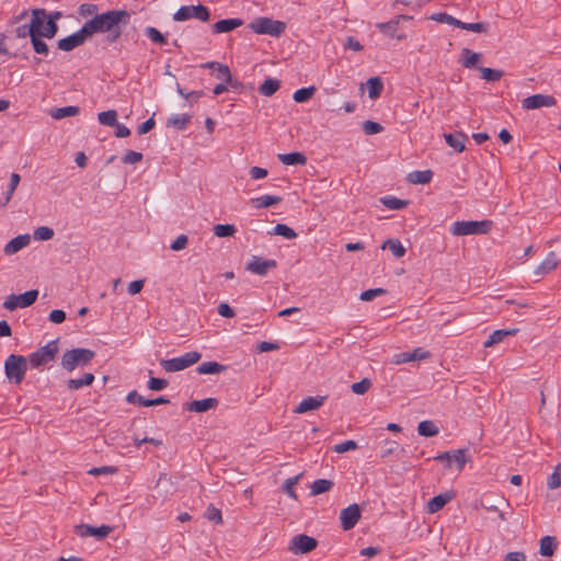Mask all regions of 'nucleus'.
<instances>
[{
  "label": "nucleus",
  "mask_w": 561,
  "mask_h": 561,
  "mask_svg": "<svg viewBox=\"0 0 561 561\" xmlns=\"http://www.w3.org/2000/svg\"><path fill=\"white\" fill-rule=\"evenodd\" d=\"M130 13L127 10H108L101 14H95L82 26L89 37L96 33L112 32L119 24L126 25L129 22Z\"/></svg>",
  "instance_id": "f257e3e1"
},
{
  "label": "nucleus",
  "mask_w": 561,
  "mask_h": 561,
  "mask_svg": "<svg viewBox=\"0 0 561 561\" xmlns=\"http://www.w3.org/2000/svg\"><path fill=\"white\" fill-rule=\"evenodd\" d=\"M94 356V351L89 348H72L64 353L60 365L70 373L77 367H84L90 364Z\"/></svg>",
  "instance_id": "f03ea898"
},
{
  "label": "nucleus",
  "mask_w": 561,
  "mask_h": 561,
  "mask_svg": "<svg viewBox=\"0 0 561 561\" xmlns=\"http://www.w3.org/2000/svg\"><path fill=\"white\" fill-rule=\"evenodd\" d=\"M27 370V359L22 355L11 354L4 362V373L9 381L19 385Z\"/></svg>",
  "instance_id": "7ed1b4c3"
},
{
  "label": "nucleus",
  "mask_w": 561,
  "mask_h": 561,
  "mask_svg": "<svg viewBox=\"0 0 561 561\" xmlns=\"http://www.w3.org/2000/svg\"><path fill=\"white\" fill-rule=\"evenodd\" d=\"M491 220L481 221H455L450 227L454 236L485 234L491 230Z\"/></svg>",
  "instance_id": "20e7f679"
},
{
  "label": "nucleus",
  "mask_w": 561,
  "mask_h": 561,
  "mask_svg": "<svg viewBox=\"0 0 561 561\" xmlns=\"http://www.w3.org/2000/svg\"><path fill=\"white\" fill-rule=\"evenodd\" d=\"M249 27L256 34H266L278 37L284 33L286 24L282 21L262 16L254 19L249 24Z\"/></svg>",
  "instance_id": "39448f33"
},
{
  "label": "nucleus",
  "mask_w": 561,
  "mask_h": 561,
  "mask_svg": "<svg viewBox=\"0 0 561 561\" xmlns=\"http://www.w3.org/2000/svg\"><path fill=\"white\" fill-rule=\"evenodd\" d=\"M58 340L48 342L46 345L37 348L30 355V365L32 368H39L53 362L58 354Z\"/></svg>",
  "instance_id": "423d86ee"
},
{
  "label": "nucleus",
  "mask_w": 561,
  "mask_h": 561,
  "mask_svg": "<svg viewBox=\"0 0 561 561\" xmlns=\"http://www.w3.org/2000/svg\"><path fill=\"white\" fill-rule=\"evenodd\" d=\"M202 357V354L193 351L185 353L184 355L180 357H173L170 359H162L160 362V365L162 368L168 373H175L183 370L194 364H196Z\"/></svg>",
  "instance_id": "0eeeda50"
},
{
  "label": "nucleus",
  "mask_w": 561,
  "mask_h": 561,
  "mask_svg": "<svg viewBox=\"0 0 561 561\" xmlns=\"http://www.w3.org/2000/svg\"><path fill=\"white\" fill-rule=\"evenodd\" d=\"M197 19L203 22H207L210 19V11L207 7L203 4L197 5H182L179 10L173 14V20L175 22H183L190 19Z\"/></svg>",
  "instance_id": "6e6552de"
},
{
  "label": "nucleus",
  "mask_w": 561,
  "mask_h": 561,
  "mask_svg": "<svg viewBox=\"0 0 561 561\" xmlns=\"http://www.w3.org/2000/svg\"><path fill=\"white\" fill-rule=\"evenodd\" d=\"M76 535L81 538L95 537L96 540H104L114 528L110 525H101L99 527L91 526L89 524H80L73 527Z\"/></svg>",
  "instance_id": "1a4fd4ad"
},
{
  "label": "nucleus",
  "mask_w": 561,
  "mask_h": 561,
  "mask_svg": "<svg viewBox=\"0 0 561 561\" xmlns=\"http://www.w3.org/2000/svg\"><path fill=\"white\" fill-rule=\"evenodd\" d=\"M318 541L310 536L299 534L291 538L288 550L294 554H305L314 550Z\"/></svg>",
  "instance_id": "9d476101"
},
{
  "label": "nucleus",
  "mask_w": 561,
  "mask_h": 561,
  "mask_svg": "<svg viewBox=\"0 0 561 561\" xmlns=\"http://www.w3.org/2000/svg\"><path fill=\"white\" fill-rule=\"evenodd\" d=\"M88 38L90 37L82 26L80 30L72 33L71 35L59 39L57 43V47L62 51H71L75 48L83 45Z\"/></svg>",
  "instance_id": "9b49d317"
},
{
  "label": "nucleus",
  "mask_w": 561,
  "mask_h": 561,
  "mask_svg": "<svg viewBox=\"0 0 561 561\" xmlns=\"http://www.w3.org/2000/svg\"><path fill=\"white\" fill-rule=\"evenodd\" d=\"M277 266V262L275 260H264L261 256H252V259L247 263L245 270L260 275L265 276L270 270H274Z\"/></svg>",
  "instance_id": "f8f14e48"
},
{
  "label": "nucleus",
  "mask_w": 561,
  "mask_h": 561,
  "mask_svg": "<svg viewBox=\"0 0 561 561\" xmlns=\"http://www.w3.org/2000/svg\"><path fill=\"white\" fill-rule=\"evenodd\" d=\"M467 449H456L451 451H445L435 457V460L446 461V466L450 467L451 462H456L458 471H461L469 460L466 457Z\"/></svg>",
  "instance_id": "ddd939ff"
},
{
  "label": "nucleus",
  "mask_w": 561,
  "mask_h": 561,
  "mask_svg": "<svg viewBox=\"0 0 561 561\" xmlns=\"http://www.w3.org/2000/svg\"><path fill=\"white\" fill-rule=\"evenodd\" d=\"M341 525L344 530H350L360 519V510L357 504H351L343 508L340 514Z\"/></svg>",
  "instance_id": "4468645a"
},
{
  "label": "nucleus",
  "mask_w": 561,
  "mask_h": 561,
  "mask_svg": "<svg viewBox=\"0 0 561 561\" xmlns=\"http://www.w3.org/2000/svg\"><path fill=\"white\" fill-rule=\"evenodd\" d=\"M557 103L552 95L534 94L523 100V107L526 110H536L542 106H554Z\"/></svg>",
  "instance_id": "2eb2a0df"
},
{
  "label": "nucleus",
  "mask_w": 561,
  "mask_h": 561,
  "mask_svg": "<svg viewBox=\"0 0 561 561\" xmlns=\"http://www.w3.org/2000/svg\"><path fill=\"white\" fill-rule=\"evenodd\" d=\"M455 492L450 490L432 497L426 505L427 512L431 514L437 513L447 503H449L455 497Z\"/></svg>",
  "instance_id": "dca6fc26"
},
{
  "label": "nucleus",
  "mask_w": 561,
  "mask_h": 561,
  "mask_svg": "<svg viewBox=\"0 0 561 561\" xmlns=\"http://www.w3.org/2000/svg\"><path fill=\"white\" fill-rule=\"evenodd\" d=\"M325 399V396L307 397L295 408L294 412L302 414L308 411L318 410L323 405Z\"/></svg>",
  "instance_id": "f3484780"
},
{
  "label": "nucleus",
  "mask_w": 561,
  "mask_h": 561,
  "mask_svg": "<svg viewBox=\"0 0 561 561\" xmlns=\"http://www.w3.org/2000/svg\"><path fill=\"white\" fill-rule=\"evenodd\" d=\"M32 19L28 23L32 27L34 35L42 36L43 30L46 23L47 11L45 9H33L32 10Z\"/></svg>",
  "instance_id": "a211bd4d"
},
{
  "label": "nucleus",
  "mask_w": 561,
  "mask_h": 561,
  "mask_svg": "<svg viewBox=\"0 0 561 561\" xmlns=\"http://www.w3.org/2000/svg\"><path fill=\"white\" fill-rule=\"evenodd\" d=\"M30 234H20L10 240L3 248L5 255H13L30 244Z\"/></svg>",
  "instance_id": "6ab92c4d"
},
{
  "label": "nucleus",
  "mask_w": 561,
  "mask_h": 561,
  "mask_svg": "<svg viewBox=\"0 0 561 561\" xmlns=\"http://www.w3.org/2000/svg\"><path fill=\"white\" fill-rule=\"evenodd\" d=\"M243 25V20L239 18L220 20L211 25L214 34L228 33Z\"/></svg>",
  "instance_id": "aec40b11"
},
{
  "label": "nucleus",
  "mask_w": 561,
  "mask_h": 561,
  "mask_svg": "<svg viewBox=\"0 0 561 561\" xmlns=\"http://www.w3.org/2000/svg\"><path fill=\"white\" fill-rule=\"evenodd\" d=\"M558 259L553 251L549 252L545 260L533 271L535 276H542L550 273L558 266Z\"/></svg>",
  "instance_id": "412c9836"
},
{
  "label": "nucleus",
  "mask_w": 561,
  "mask_h": 561,
  "mask_svg": "<svg viewBox=\"0 0 561 561\" xmlns=\"http://www.w3.org/2000/svg\"><path fill=\"white\" fill-rule=\"evenodd\" d=\"M218 405L216 398H206L204 400H194L187 403L186 409L192 412H206Z\"/></svg>",
  "instance_id": "4be33fe9"
},
{
  "label": "nucleus",
  "mask_w": 561,
  "mask_h": 561,
  "mask_svg": "<svg viewBox=\"0 0 561 561\" xmlns=\"http://www.w3.org/2000/svg\"><path fill=\"white\" fill-rule=\"evenodd\" d=\"M444 138L448 146L454 148L457 152H462L466 149L467 135L462 131H456L454 134H445Z\"/></svg>",
  "instance_id": "5701e85b"
},
{
  "label": "nucleus",
  "mask_w": 561,
  "mask_h": 561,
  "mask_svg": "<svg viewBox=\"0 0 561 561\" xmlns=\"http://www.w3.org/2000/svg\"><path fill=\"white\" fill-rule=\"evenodd\" d=\"M518 332V329L495 330L489 339L483 343L484 347H492L502 342L506 336H513Z\"/></svg>",
  "instance_id": "b1692460"
},
{
  "label": "nucleus",
  "mask_w": 561,
  "mask_h": 561,
  "mask_svg": "<svg viewBox=\"0 0 561 561\" xmlns=\"http://www.w3.org/2000/svg\"><path fill=\"white\" fill-rule=\"evenodd\" d=\"M227 370V366L217 362H204L197 368L196 371L199 375H215Z\"/></svg>",
  "instance_id": "393cba45"
},
{
  "label": "nucleus",
  "mask_w": 561,
  "mask_h": 561,
  "mask_svg": "<svg viewBox=\"0 0 561 561\" xmlns=\"http://www.w3.org/2000/svg\"><path fill=\"white\" fill-rule=\"evenodd\" d=\"M381 249H389L397 259L403 257L407 253V249L402 245L399 239H387L381 244Z\"/></svg>",
  "instance_id": "a878e982"
},
{
  "label": "nucleus",
  "mask_w": 561,
  "mask_h": 561,
  "mask_svg": "<svg viewBox=\"0 0 561 561\" xmlns=\"http://www.w3.org/2000/svg\"><path fill=\"white\" fill-rule=\"evenodd\" d=\"M278 159L285 165H304L307 158L301 152L280 153Z\"/></svg>",
  "instance_id": "bb28decb"
},
{
  "label": "nucleus",
  "mask_w": 561,
  "mask_h": 561,
  "mask_svg": "<svg viewBox=\"0 0 561 561\" xmlns=\"http://www.w3.org/2000/svg\"><path fill=\"white\" fill-rule=\"evenodd\" d=\"M557 539L553 536H545L540 539L539 553L542 557H552L557 548Z\"/></svg>",
  "instance_id": "cd10ccee"
},
{
  "label": "nucleus",
  "mask_w": 561,
  "mask_h": 561,
  "mask_svg": "<svg viewBox=\"0 0 561 561\" xmlns=\"http://www.w3.org/2000/svg\"><path fill=\"white\" fill-rule=\"evenodd\" d=\"M377 27L380 30V32L383 35H386V36H388L390 38H398V39H402L403 38L402 35H397L398 20H391V21H388V22L378 23Z\"/></svg>",
  "instance_id": "c85d7f7f"
},
{
  "label": "nucleus",
  "mask_w": 561,
  "mask_h": 561,
  "mask_svg": "<svg viewBox=\"0 0 561 561\" xmlns=\"http://www.w3.org/2000/svg\"><path fill=\"white\" fill-rule=\"evenodd\" d=\"M282 202V197L279 196H273V195H263L260 197H255L251 199V204L253 207L260 209V208H267L270 206L276 205Z\"/></svg>",
  "instance_id": "c756f323"
},
{
  "label": "nucleus",
  "mask_w": 561,
  "mask_h": 561,
  "mask_svg": "<svg viewBox=\"0 0 561 561\" xmlns=\"http://www.w3.org/2000/svg\"><path fill=\"white\" fill-rule=\"evenodd\" d=\"M433 172L431 170L413 171L408 174V181L412 184H427L432 181Z\"/></svg>",
  "instance_id": "7c9ffc66"
},
{
  "label": "nucleus",
  "mask_w": 561,
  "mask_h": 561,
  "mask_svg": "<svg viewBox=\"0 0 561 561\" xmlns=\"http://www.w3.org/2000/svg\"><path fill=\"white\" fill-rule=\"evenodd\" d=\"M80 113V107L75 105L58 107L50 111V116L54 119H62L65 117L76 116Z\"/></svg>",
  "instance_id": "2f4dec72"
},
{
  "label": "nucleus",
  "mask_w": 561,
  "mask_h": 561,
  "mask_svg": "<svg viewBox=\"0 0 561 561\" xmlns=\"http://www.w3.org/2000/svg\"><path fill=\"white\" fill-rule=\"evenodd\" d=\"M334 483L329 479H318L316 480L310 488L311 495H319L330 491L333 488Z\"/></svg>",
  "instance_id": "473e14b6"
},
{
  "label": "nucleus",
  "mask_w": 561,
  "mask_h": 561,
  "mask_svg": "<svg viewBox=\"0 0 561 561\" xmlns=\"http://www.w3.org/2000/svg\"><path fill=\"white\" fill-rule=\"evenodd\" d=\"M367 87L369 99L376 100L382 92L383 83L380 78L374 77L367 80Z\"/></svg>",
  "instance_id": "72a5a7b5"
},
{
  "label": "nucleus",
  "mask_w": 561,
  "mask_h": 561,
  "mask_svg": "<svg viewBox=\"0 0 561 561\" xmlns=\"http://www.w3.org/2000/svg\"><path fill=\"white\" fill-rule=\"evenodd\" d=\"M280 87V82L276 79H266L259 88V92L264 96L273 95Z\"/></svg>",
  "instance_id": "f704fd0d"
},
{
  "label": "nucleus",
  "mask_w": 561,
  "mask_h": 561,
  "mask_svg": "<svg viewBox=\"0 0 561 561\" xmlns=\"http://www.w3.org/2000/svg\"><path fill=\"white\" fill-rule=\"evenodd\" d=\"M417 433L424 437H433L438 434V427L432 421H422L417 425Z\"/></svg>",
  "instance_id": "c9c22d12"
},
{
  "label": "nucleus",
  "mask_w": 561,
  "mask_h": 561,
  "mask_svg": "<svg viewBox=\"0 0 561 561\" xmlns=\"http://www.w3.org/2000/svg\"><path fill=\"white\" fill-rule=\"evenodd\" d=\"M382 205H385L389 209L399 210L403 209L408 206L409 202L404 199H400L394 196H385L380 198Z\"/></svg>",
  "instance_id": "e433bc0d"
},
{
  "label": "nucleus",
  "mask_w": 561,
  "mask_h": 561,
  "mask_svg": "<svg viewBox=\"0 0 561 561\" xmlns=\"http://www.w3.org/2000/svg\"><path fill=\"white\" fill-rule=\"evenodd\" d=\"M98 121L101 125L114 127L117 125V112L115 110L101 112L98 114Z\"/></svg>",
  "instance_id": "4c0bfd02"
},
{
  "label": "nucleus",
  "mask_w": 561,
  "mask_h": 561,
  "mask_svg": "<svg viewBox=\"0 0 561 561\" xmlns=\"http://www.w3.org/2000/svg\"><path fill=\"white\" fill-rule=\"evenodd\" d=\"M481 78L485 81L495 82L502 79L504 71L501 69H492L488 67L480 68Z\"/></svg>",
  "instance_id": "58836bf2"
},
{
  "label": "nucleus",
  "mask_w": 561,
  "mask_h": 561,
  "mask_svg": "<svg viewBox=\"0 0 561 561\" xmlns=\"http://www.w3.org/2000/svg\"><path fill=\"white\" fill-rule=\"evenodd\" d=\"M432 21L438 22V23H446L448 25H453L455 27L459 28L460 20L454 18L453 15L445 13V12H438L434 13L430 16Z\"/></svg>",
  "instance_id": "ea45409f"
},
{
  "label": "nucleus",
  "mask_w": 561,
  "mask_h": 561,
  "mask_svg": "<svg viewBox=\"0 0 561 561\" xmlns=\"http://www.w3.org/2000/svg\"><path fill=\"white\" fill-rule=\"evenodd\" d=\"M191 119V115L183 114V115H175L168 119L167 125L174 127L179 130H184Z\"/></svg>",
  "instance_id": "a19ab883"
},
{
  "label": "nucleus",
  "mask_w": 561,
  "mask_h": 561,
  "mask_svg": "<svg viewBox=\"0 0 561 561\" xmlns=\"http://www.w3.org/2000/svg\"><path fill=\"white\" fill-rule=\"evenodd\" d=\"M316 88L313 85H310V87H307V88H301V89H298L297 91H295L293 98L295 100V102L297 103H302V102H307L308 100H310L313 94L316 93Z\"/></svg>",
  "instance_id": "79ce46f5"
},
{
  "label": "nucleus",
  "mask_w": 561,
  "mask_h": 561,
  "mask_svg": "<svg viewBox=\"0 0 561 561\" xmlns=\"http://www.w3.org/2000/svg\"><path fill=\"white\" fill-rule=\"evenodd\" d=\"M236 232H237L236 227L230 224H226V225L218 224V225L214 226V233L216 237H219V238L232 237Z\"/></svg>",
  "instance_id": "37998d69"
},
{
  "label": "nucleus",
  "mask_w": 561,
  "mask_h": 561,
  "mask_svg": "<svg viewBox=\"0 0 561 561\" xmlns=\"http://www.w3.org/2000/svg\"><path fill=\"white\" fill-rule=\"evenodd\" d=\"M462 54L467 55L461 62L465 68H474L481 58L479 53H472L469 48H463Z\"/></svg>",
  "instance_id": "c03bdc74"
},
{
  "label": "nucleus",
  "mask_w": 561,
  "mask_h": 561,
  "mask_svg": "<svg viewBox=\"0 0 561 561\" xmlns=\"http://www.w3.org/2000/svg\"><path fill=\"white\" fill-rule=\"evenodd\" d=\"M43 37L44 36L33 35L31 43H32L33 49L36 54L46 56L49 53V48H48V45L43 41Z\"/></svg>",
  "instance_id": "a18cd8bd"
},
{
  "label": "nucleus",
  "mask_w": 561,
  "mask_h": 561,
  "mask_svg": "<svg viewBox=\"0 0 561 561\" xmlns=\"http://www.w3.org/2000/svg\"><path fill=\"white\" fill-rule=\"evenodd\" d=\"M145 33L153 43L159 44V45L167 44L165 36L158 28H156L153 26H148L145 30Z\"/></svg>",
  "instance_id": "49530a36"
},
{
  "label": "nucleus",
  "mask_w": 561,
  "mask_h": 561,
  "mask_svg": "<svg viewBox=\"0 0 561 561\" xmlns=\"http://www.w3.org/2000/svg\"><path fill=\"white\" fill-rule=\"evenodd\" d=\"M488 26L489 25L485 22L466 23V22L461 21L459 24V28L476 32V33H486Z\"/></svg>",
  "instance_id": "de8ad7c7"
},
{
  "label": "nucleus",
  "mask_w": 561,
  "mask_h": 561,
  "mask_svg": "<svg viewBox=\"0 0 561 561\" xmlns=\"http://www.w3.org/2000/svg\"><path fill=\"white\" fill-rule=\"evenodd\" d=\"M274 234H277V236H282L286 239H294L297 237V233L295 232V230L284 224H277L275 227H274Z\"/></svg>",
  "instance_id": "09e8293b"
},
{
  "label": "nucleus",
  "mask_w": 561,
  "mask_h": 561,
  "mask_svg": "<svg viewBox=\"0 0 561 561\" xmlns=\"http://www.w3.org/2000/svg\"><path fill=\"white\" fill-rule=\"evenodd\" d=\"M38 296V290L32 289L28 291H25L24 294L19 295L20 301L22 302V308H26L32 306Z\"/></svg>",
  "instance_id": "8fccbe9b"
},
{
  "label": "nucleus",
  "mask_w": 561,
  "mask_h": 561,
  "mask_svg": "<svg viewBox=\"0 0 561 561\" xmlns=\"http://www.w3.org/2000/svg\"><path fill=\"white\" fill-rule=\"evenodd\" d=\"M54 237V230L49 227L42 226L34 230V238L39 241H48Z\"/></svg>",
  "instance_id": "3c124183"
},
{
  "label": "nucleus",
  "mask_w": 561,
  "mask_h": 561,
  "mask_svg": "<svg viewBox=\"0 0 561 561\" xmlns=\"http://www.w3.org/2000/svg\"><path fill=\"white\" fill-rule=\"evenodd\" d=\"M215 77L225 83H231V72L228 66L219 64L215 70Z\"/></svg>",
  "instance_id": "603ef678"
},
{
  "label": "nucleus",
  "mask_w": 561,
  "mask_h": 561,
  "mask_svg": "<svg viewBox=\"0 0 561 561\" xmlns=\"http://www.w3.org/2000/svg\"><path fill=\"white\" fill-rule=\"evenodd\" d=\"M21 181V178L18 173H12L11 176H10V184H9V187H8V191H7V194H5V203H9L10 199L12 198V195L14 193V191L16 190L19 183Z\"/></svg>",
  "instance_id": "864d4df0"
},
{
  "label": "nucleus",
  "mask_w": 561,
  "mask_h": 561,
  "mask_svg": "<svg viewBox=\"0 0 561 561\" xmlns=\"http://www.w3.org/2000/svg\"><path fill=\"white\" fill-rule=\"evenodd\" d=\"M371 387V381L368 378H364L358 382L352 385V391L356 394H364Z\"/></svg>",
  "instance_id": "5fc2aeb1"
},
{
  "label": "nucleus",
  "mask_w": 561,
  "mask_h": 561,
  "mask_svg": "<svg viewBox=\"0 0 561 561\" xmlns=\"http://www.w3.org/2000/svg\"><path fill=\"white\" fill-rule=\"evenodd\" d=\"M98 5L94 3H82L79 9L78 13L80 16L87 18V16H94L98 14Z\"/></svg>",
  "instance_id": "6e6d98bb"
},
{
  "label": "nucleus",
  "mask_w": 561,
  "mask_h": 561,
  "mask_svg": "<svg viewBox=\"0 0 561 561\" xmlns=\"http://www.w3.org/2000/svg\"><path fill=\"white\" fill-rule=\"evenodd\" d=\"M549 489L561 486V465H558L551 476L548 478Z\"/></svg>",
  "instance_id": "4d7b16f0"
},
{
  "label": "nucleus",
  "mask_w": 561,
  "mask_h": 561,
  "mask_svg": "<svg viewBox=\"0 0 561 561\" xmlns=\"http://www.w3.org/2000/svg\"><path fill=\"white\" fill-rule=\"evenodd\" d=\"M363 130L366 135H375L382 131L383 127L379 123L373 121H365L363 123Z\"/></svg>",
  "instance_id": "13d9d810"
},
{
  "label": "nucleus",
  "mask_w": 561,
  "mask_h": 561,
  "mask_svg": "<svg viewBox=\"0 0 561 561\" xmlns=\"http://www.w3.org/2000/svg\"><path fill=\"white\" fill-rule=\"evenodd\" d=\"M3 308L10 311L15 310L16 308H22V302L20 301L19 295H9L3 302Z\"/></svg>",
  "instance_id": "bf43d9fd"
},
{
  "label": "nucleus",
  "mask_w": 561,
  "mask_h": 561,
  "mask_svg": "<svg viewBox=\"0 0 561 561\" xmlns=\"http://www.w3.org/2000/svg\"><path fill=\"white\" fill-rule=\"evenodd\" d=\"M205 517L216 524H222V516L220 510L216 508L213 505H209L207 507V511L205 513Z\"/></svg>",
  "instance_id": "052dcab7"
},
{
  "label": "nucleus",
  "mask_w": 561,
  "mask_h": 561,
  "mask_svg": "<svg viewBox=\"0 0 561 561\" xmlns=\"http://www.w3.org/2000/svg\"><path fill=\"white\" fill-rule=\"evenodd\" d=\"M57 33H58L57 23L54 21L46 20L42 36H44V38L50 39V38L55 37Z\"/></svg>",
  "instance_id": "680f3d73"
},
{
  "label": "nucleus",
  "mask_w": 561,
  "mask_h": 561,
  "mask_svg": "<svg viewBox=\"0 0 561 561\" xmlns=\"http://www.w3.org/2000/svg\"><path fill=\"white\" fill-rule=\"evenodd\" d=\"M142 160V153L127 150L126 153L122 157V161L125 164H134L140 162Z\"/></svg>",
  "instance_id": "e2e57ef3"
},
{
  "label": "nucleus",
  "mask_w": 561,
  "mask_h": 561,
  "mask_svg": "<svg viewBox=\"0 0 561 561\" xmlns=\"http://www.w3.org/2000/svg\"><path fill=\"white\" fill-rule=\"evenodd\" d=\"M385 294H386V289H383V288H373V289L363 291L359 296V299L363 301H370L375 297H378V296H381Z\"/></svg>",
  "instance_id": "0e129e2a"
},
{
  "label": "nucleus",
  "mask_w": 561,
  "mask_h": 561,
  "mask_svg": "<svg viewBox=\"0 0 561 561\" xmlns=\"http://www.w3.org/2000/svg\"><path fill=\"white\" fill-rule=\"evenodd\" d=\"M301 474H297L296 477L289 478L284 483V491L293 499H297V495L294 491V486L298 483Z\"/></svg>",
  "instance_id": "69168bd1"
},
{
  "label": "nucleus",
  "mask_w": 561,
  "mask_h": 561,
  "mask_svg": "<svg viewBox=\"0 0 561 561\" xmlns=\"http://www.w3.org/2000/svg\"><path fill=\"white\" fill-rule=\"evenodd\" d=\"M168 387V380L163 378L151 377L148 380V388L153 391H160Z\"/></svg>",
  "instance_id": "338daca9"
},
{
  "label": "nucleus",
  "mask_w": 561,
  "mask_h": 561,
  "mask_svg": "<svg viewBox=\"0 0 561 561\" xmlns=\"http://www.w3.org/2000/svg\"><path fill=\"white\" fill-rule=\"evenodd\" d=\"M188 238L185 234H180L170 245L172 251H181L186 248Z\"/></svg>",
  "instance_id": "774afa93"
}]
</instances>
